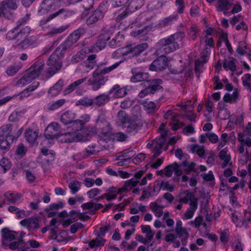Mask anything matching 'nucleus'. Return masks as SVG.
<instances>
[{
    "label": "nucleus",
    "instance_id": "f257e3e1",
    "mask_svg": "<svg viewBox=\"0 0 251 251\" xmlns=\"http://www.w3.org/2000/svg\"><path fill=\"white\" fill-rule=\"evenodd\" d=\"M30 14H26L16 23V26L9 30L6 34V39L16 43V48L20 50H25L30 47L34 46L36 43V39L34 36H28L31 29L26 26L21 27L29 20Z\"/></svg>",
    "mask_w": 251,
    "mask_h": 251
},
{
    "label": "nucleus",
    "instance_id": "f03ea898",
    "mask_svg": "<svg viewBox=\"0 0 251 251\" xmlns=\"http://www.w3.org/2000/svg\"><path fill=\"white\" fill-rule=\"evenodd\" d=\"M55 0H43L40 8L38 10L39 14L42 15L48 13L50 14L40 21L39 25L43 28L46 24L56 18L66 19L69 14L68 10L60 8L54 3Z\"/></svg>",
    "mask_w": 251,
    "mask_h": 251
},
{
    "label": "nucleus",
    "instance_id": "7ed1b4c3",
    "mask_svg": "<svg viewBox=\"0 0 251 251\" xmlns=\"http://www.w3.org/2000/svg\"><path fill=\"white\" fill-rule=\"evenodd\" d=\"M184 37V32L181 31L161 39L156 44V54H168L176 51L179 48L178 42H181Z\"/></svg>",
    "mask_w": 251,
    "mask_h": 251
},
{
    "label": "nucleus",
    "instance_id": "20e7f679",
    "mask_svg": "<svg viewBox=\"0 0 251 251\" xmlns=\"http://www.w3.org/2000/svg\"><path fill=\"white\" fill-rule=\"evenodd\" d=\"M96 126L103 135V137H106V138H101L99 140L100 144L106 150L112 148L113 141L110 138H107L108 135L111 132V127L109 123L106 119V116L104 114L101 113L99 115Z\"/></svg>",
    "mask_w": 251,
    "mask_h": 251
},
{
    "label": "nucleus",
    "instance_id": "39448f33",
    "mask_svg": "<svg viewBox=\"0 0 251 251\" xmlns=\"http://www.w3.org/2000/svg\"><path fill=\"white\" fill-rule=\"evenodd\" d=\"M63 54L56 49L49 57L47 61L48 67L45 71V75L50 78L59 71L62 67Z\"/></svg>",
    "mask_w": 251,
    "mask_h": 251
},
{
    "label": "nucleus",
    "instance_id": "423d86ee",
    "mask_svg": "<svg viewBox=\"0 0 251 251\" xmlns=\"http://www.w3.org/2000/svg\"><path fill=\"white\" fill-rule=\"evenodd\" d=\"M85 32V30L83 27H80L75 30L69 35L67 40L59 46V49H61L62 51H65L71 48L74 44L76 43L80 37L83 35Z\"/></svg>",
    "mask_w": 251,
    "mask_h": 251
},
{
    "label": "nucleus",
    "instance_id": "0eeeda50",
    "mask_svg": "<svg viewBox=\"0 0 251 251\" xmlns=\"http://www.w3.org/2000/svg\"><path fill=\"white\" fill-rule=\"evenodd\" d=\"M20 130H13L12 126L9 124L5 125L0 127V138H6L11 140V143L16 140L21 134Z\"/></svg>",
    "mask_w": 251,
    "mask_h": 251
},
{
    "label": "nucleus",
    "instance_id": "6e6552de",
    "mask_svg": "<svg viewBox=\"0 0 251 251\" xmlns=\"http://www.w3.org/2000/svg\"><path fill=\"white\" fill-rule=\"evenodd\" d=\"M19 0H4L0 3V16L1 14L8 19L13 16L10 10H16L18 6Z\"/></svg>",
    "mask_w": 251,
    "mask_h": 251
},
{
    "label": "nucleus",
    "instance_id": "1a4fd4ad",
    "mask_svg": "<svg viewBox=\"0 0 251 251\" xmlns=\"http://www.w3.org/2000/svg\"><path fill=\"white\" fill-rule=\"evenodd\" d=\"M76 120H74L72 123L70 124L69 127L72 128L73 131L68 132L65 134V136L66 137V140H68L69 142H77L82 140L80 137V133L78 132L81 130L82 128H79L78 124L76 123Z\"/></svg>",
    "mask_w": 251,
    "mask_h": 251
},
{
    "label": "nucleus",
    "instance_id": "9d476101",
    "mask_svg": "<svg viewBox=\"0 0 251 251\" xmlns=\"http://www.w3.org/2000/svg\"><path fill=\"white\" fill-rule=\"evenodd\" d=\"M149 47L146 43L138 44L136 46L130 45L125 48L124 55L132 57L139 55Z\"/></svg>",
    "mask_w": 251,
    "mask_h": 251
},
{
    "label": "nucleus",
    "instance_id": "9b49d317",
    "mask_svg": "<svg viewBox=\"0 0 251 251\" xmlns=\"http://www.w3.org/2000/svg\"><path fill=\"white\" fill-rule=\"evenodd\" d=\"M162 83L161 79H154L152 81L151 84L142 90L139 94L138 97L143 98L149 94H154L157 90L162 88L160 85Z\"/></svg>",
    "mask_w": 251,
    "mask_h": 251
},
{
    "label": "nucleus",
    "instance_id": "f8f14e48",
    "mask_svg": "<svg viewBox=\"0 0 251 251\" xmlns=\"http://www.w3.org/2000/svg\"><path fill=\"white\" fill-rule=\"evenodd\" d=\"M44 64L41 60L36 61L27 71L26 73L33 80L39 76L43 71Z\"/></svg>",
    "mask_w": 251,
    "mask_h": 251
},
{
    "label": "nucleus",
    "instance_id": "ddd939ff",
    "mask_svg": "<svg viewBox=\"0 0 251 251\" xmlns=\"http://www.w3.org/2000/svg\"><path fill=\"white\" fill-rule=\"evenodd\" d=\"M60 126L57 123H52L47 126L45 132V136L47 139L57 138L61 136Z\"/></svg>",
    "mask_w": 251,
    "mask_h": 251
},
{
    "label": "nucleus",
    "instance_id": "4468645a",
    "mask_svg": "<svg viewBox=\"0 0 251 251\" xmlns=\"http://www.w3.org/2000/svg\"><path fill=\"white\" fill-rule=\"evenodd\" d=\"M167 57L162 54L152 62L150 69L151 70L154 71L165 70L167 66Z\"/></svg>",
    "mask_w": 251,
    "mask_h": 251
},
{
    "label": "nucleus",
    "instance_id": "2eb2a0df",
    "mask_svg": "<svg viewBox=\"0 0 251 251\" xmlns=\"http://www.w3.org/2000/svg\"><path fill=\"white\" fill-rule=\"evenodd\" d=\"M2 242L1 246L5 249L7 248L6 242H11L17 239L16 236L18 232L15 231L10 230L8 228H4L1 230Z\"/></svg>",
    "mask_w": 251,
    "mask_h": 251
},
{
    "label": "nucleus",
    "instance_id": "dca6fc26",
    "mask_svg": "<svg viewBox=\"0 0 251 251\" xmlns=\"http://www.w3.org/2000/svg\"><path fill=\"white\" fill-rule=\"evenodd\" d=\"M178 114L173 112L171 110H168L164 116L165 119H171L172 129L176 130L183 126L182 123L179 122L177 119Z\"/></svg>",
    "mask_w": 251,
    "mask_h": 251
},
{
    "label": "nucleus",
    "instance_id": "f3484780",
    "mask_svg": "<svg viewBox=\"0 0 251 251\" xmlns=\"http://www.w3.org/2000/svg\"><path fill=\"white\" fill-rule=\"evenodd\" d=\"M121 63V61L116 62L112 66H109L108 67H104L103 66L104 64H101L98 66L97 68L96 69V70L94 71L93 74V77H96L98 76L99 75H106L110 73L114 69L117 68Z\"/></svg>",
    "mask_w": 251,
    "mask_h": 251
},
{
    "label": "nucleus",
    "instance_id": "a211bd4d",
    "mask_svg": "<svg viewBox=\"0 0 251 251\" xmlns=\"http://www.w3.org/2000/svg\"><path fill=\"white\" fill-rule=\"evenodd\" d=\"M115 29V27H110V29L108 30L106 28H104V32H106V34H103L100 35L99 39L95 44H96L98 50L99 51L101 50L104 49L106 45V41L109 40L110 39V37L108 34H112L113 32Z\"/></svg>",
    "mask_w": 251,
    "mask_h": 251
},
{
    "label": "nucleus",
    "instance_id": "6ab92c4d",
    "mask_svg": "<svg viewBox=\"0 0 251 251\" xmlns=\"http://www.w3.org/2000/svg\"><path fill=\"white\" fill-rule=\"evenodd\" d=\"M20 225L26 227L29 231L34 230L39 227L38 219L35 217H31L22 220Z\"/></svg>",
    "mask_w": 251,
    "mask_h": 251
},
{
    "label": "nucleus",
    "instance_id": "aec40b11",
    "mask_svg": "<svg viewBox=\"0 0 251 251\" xmlns=\"http://www.w3.org/2000/svg\"><path fill=\"white\" fill-rule=\"evenodd\" d=\"M216 8L218 12H222L226 15L233 5L234 0H216Z\"/></svg>",
    "mask_w": 251,
    "mask_h": 251
},
{
    "label": "nucleus",
    "instance_id": "412c9836",
    "mask_svg": "<svg viewBox=\"0 0 251 251\" xmlns=\"http://www.w3.org/2000/svg\"><path fill=\"white\" fill-rule=\"evenodd\" d=\"M114 93L113 97L115 98H120L125 97L126 94V89L124 87L120 88L118 84H116L109 91L108 94H112Z\"/></svg>",
    "mask_w": 251,
    "mask_h": 251
},
{
    "label": "nucleus",
    "instance_id": "4be33fe9",
    "mask_svg": "<svg viewBox=\"0 0 251 251\" xmlns=\"http://www.w3.org/2000/svg\"><path fill=\"white\" fill-rule=\"evenodd\" d=\"M110 94H101L96 97L94 100V105L101 106L105 105L110 100Z\"/></svg>",
    "mask_w": 251,
    "mask_h": 251
},
{
    "label": "nucleus",
    "instance_id": "5701e85b",
    "mask_svg": "<svg viewBox=\"0 0 251 251\" xmlns=\"http://www.w3.org/2000/svg\"><path fill=\"white\" fill-rule=\"evenodd\" d=\"M190 207L187 209L183 216V220H188L191 219L195 211L198 208V201L196 200L191 201L189 203Z\"/></svg>",
    "mask_w": 251,
    "mask_h": 251
},
{
    "label": "nucleus",
    "instance_id": "b1692460",
    "mask_svg": "<svg viewBox=\"0 0 251 251\" xmlns=\"http://www.w3.org/2000/svg\"><path fill=\"white\" fill-rule=\"evenodd\" d=\"M108 9L107 1L105 2H102L99 6V7L94 11L93 14L99 20H101L104 15V14L107 11Z\"/></svg>",
    "mask_w": 251,
    "mask_h": 251
},
{
    "label": "nucleus",
    "instance_id": "393cba45",
    "mask_svg": "<svg viewBox=\"0 0 251 251\" xmlns=\"http://www.w3.org/2000/svg\"><path fill=\"white\" fill-rule=\"evenodd\" d=\"M139 183V180H136L134 178H132L127 180L124 185L118 190V193H121L123 191H128L130 190L132 188L136 186Z\"/></svg>",
    "mask_w": 251,
    "mask_h": 251
},
{
    "label": "nucleus",
    "instance_id": "a878e982",
    "mask_svg": "<svg viewBox=\"0 0 251 251\" xmlns=\"http://www.w3.org/2000/svg\"><path fill=\"white\" fill-rule=\"evenodd\" d=\"M86 77L80 78L75 81V82L69 85L64 90V93L65 95H67L71 93L72 92L74 91L77 87H78L80 84L85 82L86 80Z\"/></svg>",
    "mask_w": 251,
    "mask_h": 251
},
{
    "label": "nucleus",
    "instance_id": "bb28decb",
    "mask_svg": "<svg viewBox=\"0 0 251 251\" xmlns=\"http://www.w3.org/2000/svg\"><path fill=\"white\" fill-rule=\"evenodd\" d=\"M4 196L8 201L12 203L17 202L22 199V195L21 194L10 192L5 193Z\"/></svg>",
    "mask_w": 251,
    "mask_h": 251
},
{
    "label": "nucleus",
    "instance_id": "cd10ccee",
    "mask_svg": "<svg viewBox=\"0 0 251 251\" xmlns=\"http://www.w3.org/2000/svg\"><path fill=\"white\" fill-rule=\"evenodd\" d=\"M75 119V114L70 111H66L61 117V121L64 125H70Z\"/></svg>",
    "mask_w": 251,
    "mask_h": 251
},
{
    "label": "nucleus",
    "instance_id": "c85d7f7f",
    "mask_svg": "<svg viewBox=\"0 0 251 251\" xmlns=\"http://www.w3.org/2000/svg\"><path fill=\"white\" fill-rule=\"evenodd\" d=\"M105 242L106 240L100 237V235H99L98 237L91 240L89 242L88 245L91 249L97 248L104 246Z\"/></svg>",
    "mask_w": 251,
    "mask_h": 251
},
{
    "label": "nucleus",
    "instance_id": "c756f323",
    "mask_svg": "<svg viewBox=\"0 0 251 251\" xmlns=\"http://www.w3.org/2000/svg\"><path fill=\"white\" fill-rule=\"evenodd\" d=\"M142 104L148 114L152 113L158 109L156 104L151 101H145L142 103Z\"/></svg>",
    "mask_w": 251,
    "mask_h": 251
},
{
    "label": "nucleus",
    "instance_id": "7c9ffc66",
    "mask_svg": "<svg viewBox=\"0 0 251 251\" xmlns=\"http://www.w3.org/2000/svg\"><path fill=\"white\" fill-rule=\"evenodd\" d=\"M9 212L14 214L18 219H22L26 217L25 211L23 209H20L15 206H9L8 208Z\"/></svg>",
    "mask_w": 251,
    "mask_h": 251
},
{
    "label": "nucleus",
    "instance_id": "2f4dec72",
    "mask_svg": "<svg viewBox=\"0 0 251 251\" xmlns=\"http://www.w3.org/2000/svg\"><path fill=\"white\" fill-rule=\"evenodd\" d=\"M69 27V25H62L59 27H54L50 29V30L47 33V35L50 36H54L57 34L62 33Z\"/></svg>",
    "mask_w": 251,
    "mask_h": 251
},
{
    "label": "nucleus",
    "instance_id": "473e14b6",
    "mask_svg": "<svg viewBox=\"0 0 251 251\" xmlns=\"http://www.w3.org/2000/svg\"><path fill=\"white\" fill-rule=\"evenodd\" d=\"M150 207L152 211L154 213L156 217H160L163 215V209L165 206L160 205L156 202H151L150 204Z\"/></svg>",
    "mask_w": 251,
    "mask_h": 251
},
{
    "label": "nucleus",
    "instance_id": "72a5a7b5",
    "mask_svg": "<svg viewBox=\"0 0 251 251\" xmlns=\"http://www.w3.org/2000/svg\"><path fill=\"white\" fill-rule=\"evenodd\" d=\"M149 75L148 73L139 72L134 74L130 78L132 82L148 80Z\"/></svg>",
    "mask_w": 251,
    "mask_h": 251
},
{
    "label": "nucleus",
    "instance_id": "f704fd0d",
    "mask_svg": "<svg viewBox=\"0 0 251 251\" xmlns=\"http://www.w3.org/2000/svg\"><path fill=\"white\" fill-rule=\"evenodd\" d=\"M235 62L236 60L232 57L229 58V60L225 59L223 63V67L226 71L234 72L236 69Z\"/></svg>",
    "mask_w": 251,
    "mask_h": 251
},
{
    "label": "nucleus",
    "instance_id": "c9c22d12",
    "mask_svg": "<svg viewBox=\"0 0 251 251\" xmlns=\"http://www.w3.org/2000/svg\"><path fill=\"white\" fill-rule=\"evenodd\" d=\"M144 4V0H131L127 5V7L130 11H134L141 8Z\"/></svg>",
    "mask_w": 251,
    "mask_h": 251
},
{
    "label": "nucleus",
    "instance_id": "e433bc0d",
    "mask_svg": "<svg viewBox=\"0 0 251 251\" xmlns=\"http://www.w3.org/2000/svg\"><path fill=\"white\" fill-rule=\"evenodd\" d=\"M195 200L197 201V199L195 197L193 193L186 191L182 195L178 201L180 203H187L189 201H190L191 202Z\"/></svg>",
    "mask_w": 251,
    "mask_h": 251
},
{
    "label": "nucleus",
    "instance_id": "4c0bfd02",
    "mask_svg": "<svg viewBox=\"0 0 251 251\" xmlns=\"http://www.w3.org/2000/svg\"><path fill=\"white\" fill-rule=\"evenodd\" d=\"M238 98V92L237 90H235L232 94L229 93L226 94L224 97V100L226 102L234 103L236 102Z\"/></svg>",
    "mask_w": 251,
    "mask_h": 251
},
{
    "label": "nucleus",
    "instance_id": "58836bf2",
    "mask_svg": "<svg viewBox=\"0 0 251 251\" xmlns=\"http://www.w3.org/2000/svg\"><path fill=\"white\" fill-rule=\"evenodd\" d=\"M178 237L180 238L181 243L183 245H185L187 243V240L189 237V234L187 231V228L178 231L176 232Z\"/></svg>",
    "mask_w": 251,
    "mask_h": 251
},
{
    "label": "nucleus",
    "instance_id": "ea45409f",
    "mask_svg": "<svg viewBox=\"0 0 251 251\" xmlns=\"http://www.w3.org/2000/svg\"><path fill=\"white\" fill-rule=\"evenodd\" d=\"M248 49V47L245 42L240 41L236 49V52L240 56H243L247 53Z\"/></svg>",
    "mask_w": 251,
    "mask_h": 251
},
{
    "label": "nucleus",
    "instance_id": "a19ab883",
    "mask_svg": "<svg viewBox=\"0 0 251 251\" xmlns=\"http://www.w3.org/2000/svg\"><path fill=\"white\" fill-rule=\"evenodd\" d=\"M191 150L193 153H196L201 158H205V150L203 146L194 145L191 147Z\"/></svg>",
    "mask_w": 251,
    "mask_h": 251
},
{
    "label": "nucleus",
    "instance_id": "79ce46f5",
    "mask_svg": "<svg viewBox=\"0 0 251 251\" xmlns=\"http://www.w3.org/2000/svg\"><path fill=\"white\" fill-rule=\"evenodd\" d=\"M65 102V99H60L53 102H50L47 105V108L50 110H55L61 107Z\"/></svg>",
    "mask_w": 251,
    "mask_h": 251
},
{
    "label": "nucleus",
    "instance_id": "37998d69",
    "mask_svg": "<svg viewBox=\"0 0 251 251\" xmlns=\"http://www.w3.org/2000/svg\"><path fill=\"white\" fill-rule=\"evenodd\" d=\"M77 105H82L85 107H89L94 105V100L93 99L85 97L79 99L76 102Z\"/></svg>",
    "mask_w": 251,
    "mask_h": 251
},
{
    "label": "nucleus",
    "instance_id": "c03bdc74",
    "mask_svg": "<svg viewBox=\"0 0 251 251\" xmlns=\"http://www.w3.org/2000/svg\"><path fill=\"white\" fill-rule=\"evenodd\" d=\"M141 230L143 233H146V237L147 241H151L152 239L154 233L151 230V227L150 226H142Z\"/></svg>",
    "mask_w": 251,
    "mask_h": 251
},
{
    "label": "nucleus",
    "instance_id": "a18cd8bd",
    "mask_svg": "<svg viewBox=\"0 0 251 251\" xmlns=\"http://www.w3.org/2000/svg\"><path fill=\"white\" fill-rule=\"evenodd\" d=\"M38 137L37 133L31 129L27 130L25 132V137L29 143H34Z\"/></svg>",
    "mask_w": 251,
    "mask_h": 251
},
{
    "label": "nucleus",
    "instance_id": "49530a36",
    "mask_svg": "<svg viewBox=\"0 0 251 251\" xmlns=\"http://www.w3.org/2000/svg\"><path fill=\"white\" fill-rule=\"evenodd\" d=\"M134 155V151L132 150L124 151L122 154L117 156L116 160H125L126 162L131 158Z\"/></svg>",
    "mask_w": 251,
    "mask_h": 251
},
{
    "label": "nucleus",
    "instance_id": "de8ad7c7",
    "mask_svg": "<svg viewBox=\"0 0 251 251\" xmlns=\"http://www.w3.org/2000/svg\"><path fill=\"white\" fill-rule=\"evenodd\" d=\"M219 157L223 161V162L222 164V168H226L230 159V157L229 156L227 155L226 151L225 149L222 150L220 151L219 153Z\"/></svg>",
    "mask_w": 251,
    "mask_h": 251
},
{
    "label": "nucleus",
    "instance_id": "09e8293b",
    "mask_svg": "<svg viewBox=\"0 0 251 251\" xmlns=\"http://www.w3.org/2000/svg\"><path fill=\"white\" fill-rule=\"evenodd\" d=\"M32 80L31 79L30 76L25 73V74L20 79L18 80L16 83L15 85L17 86H23L26 84H27L31 82Z\"/></svg>",
    "mask_w": 251,
    "mask_h": 251
},
{
    "label": "nucleus",
    "instance_id": "8fccbe9b",
    "mask_svg": "<svg viewBox=\"0 0 251 251\" xmlns=\"http://www.w3.org/2000/svg\"><path fill=\"white\" fill-rule=\"evenodd\" d=\"M176 167H179V165L176 162L167 166L164 169L165 176L171 177Z\"/></svg>",
    "mask_w": 251,
    "mask_h": 251
},
{
    "label": "nucleus",
    "instance_id": "3c124183",
    "mask_svg": "<svg viewBox=\"0 0 251 251\" xmlns=\"http://www.w3.org/2000/svg\"><path fill=\"white\" fill-rule=\"evenodd\" d=\"M81 183L77 180H74L69 184V187L72 194H75L80 189Z\"/></svg>",
    "mask_w": 251,
    "mask_h": 251
},
{
    "label": "nucleus",
    "instance_id": "603ef678",
    "mask_svg": "<svg viewBox=\"0 0 251 251\" xmlns=\"http://www.w3.org/2000/svg\"><path fill=\"white\" fill-rule=\"evenodd\" d=\"M128 125L126 127V130L128 132H132L134 131H137L141 127L139 123L135 121L128 122Z\"/></svg>",
    "mask_w": 251,
    "mask_h": 251
},
{
    "label": "nucleus",
    "instance_id": "864d4df0",
    "mask_svg": "<svg viewBox=\"0 0 251 251\" xmlns=\"http://www.w3.org/2000/svg\"><path fill=\"white\" fill-rule=\"evenodd\" d=\"M27 148L23 143L19 144L16 148V154L21 157L25 155L27 152Z\"/></svg>",
    "mask_w": 251,
    "mask_h": 251
},
{
    "label": "nucleus",
    "instance_id": "5fc2aeb1",
    "mask_svg": "<svg viewBox=\"0 0 251 251\" xmlns=\"http://www.w3.org/2000/svg\"><path fill=\"white\" fill-rule=\"evenodd\" d=\"M85 50H86L82 49L76 54L74 55L73 56L72 61L75 63H77L83 60L86 56V54L85 53Z\"/></svg>",
    "mask_w": 251,
    "mask_h": 251
},
{
    "label": "nucleus",
    "instance_id": "6e6d98bb",
    "mask_svg": "<svg viewBox=\"0 0 251 251\" xmlns=\"http://www.w3.org/2000/svg\"><path fill=\"white\" fill-rule=\"evenodd\" d=\"M117 119L121 123L125 124L128 122V116L125 111L121 110L118 113Z\"/></svg>",
    "mask_w": 251,
    "mask_h": 251
},
{
    "label": "nucleus",
    "instance_id": "4d7b16f0",
    "mask_svg": "<svg viewBox=\"0 0 251 251\" xmlns=\"http://www.w3.org/2000/svg\"><path fill=\"white\" fill-rule=\"evenodd\" d=\"M166 135V133H161L160 137L158 140H156L155 141H154L153 144H155V146H157L158 148H160V149H162V148L164 145H166V140L165 139Z\"/></svg>",
    "mask_w": 251,
    "mask_h": 251
},
{
    "label": "nucleus",
    "instance_id": "13d9d810",
    "mask_svg": "<svg viewBox=\"0 0 251 251\" xmlns=\"http://www.w3.org/2000/svg\"><path fill=\"white\" fill-rule=\"evenodd\" d=\"M0 165L3 169V172L5 173L6 171L9 170L11 167V163L10 160L6 158H2L0 160Z\"/></svg>",
    "mask_w": 251,
    "mask_h": 251
},
{
    "label": "nucleus",
    "instance_id": "bf43d9fd",
    "mask_svg": "<svg viewBox=\"0 0 251 251\" xmlns=\"http://www.w3.org/2000/svg\"><path fill=\"white\" fill-rule=\"evenodd\" d=\"M21 68V66L18 65H11L8 67L6 73L9 76H13Z\"/></svg>",
    "mask_w": 251,
    "mask_h": 251
},
{
    "label": "nucleus",
    "instance_id": "052dcab7",
    "mask_svg": "<svg viewBox=\"0 0 251 251\" xmlns=\"http://www.w3.org/2000/svg\"><path fill=\"white\" fill-rule=\"evenodd\" d=\"M242 79L244 86L251 91V75L247 74Z\"/></svg>",
    "mask_w": 251,
    "mask_h": 251
},
{
    "label": "nucleus",
    "instance_id": "680f3d73",
    "mask_svg": "<svg viewBox=\"0 0 251 251\" xmlns=\"http://www.w3.org/2000/svg\"><path fill=\"white\" fill-rule=\"evenodd\" d=\"M25 245L26 243L24 240H18L17 242L11 243L9 245H7V247H8L11 250H15L17 249H19L20 247L24 248Z\"/></svg>",
    "mask_w": 251,
    "mask_h": 251
},
{
    "label": "nucleus",
    "instance_id": "e2e57ef3",
    "mask_svg": "<svg viewBox=\"0 0 251 251\" xmlns=\"http://www.w3.org/2000/svg\"><path fill=\"white\" fill-rule=\"evenodd\" d=\"M11 140L6 138H0V149L7 150L10 148Z\"/></svg>",
    "mask_w": 251,
    "mask_h": 251
},
{
    "label": "nucleus",
    "instance_id": "0e129e2a",
    "mask_svg": "<svg viewBox=\"0 0 251 251\" xmlns=\"http://www.w3.org/2000/svg\"><path fill=\"white\" fill-rule=\"evenodd\" d=\"M81 2L82 6L86 11L91 9L94 4V0H82Z\"/></svg>",
    "mask_w": 251,
    "mask_h": 251
},
{
    "label": "nucleus",
    "instance_id": "69168bd1",
    "mask_svg": "<svg viewBox=\"0 0 251 251\" xmlns=\"http://www.w3.org/2000/svg\"><path fill=\"white\" fill-rule=\"evenodd\" d=\"M180 166H182L185 168V171L188 174L190 172L193 171L196 166V163H191L190 164H188L186 161H183Z\"/></svg>",
    "mask_w": 251,
    "mask_h": 251
},
{
    "label": "nucleus",
    "instance_id": "338daca9",
    "mask_svg": "<svg viewBox=\"0 0 251 251\" xmlns=\"http://www.w3.org/2000/svg\"><path fill=\"white\" fill-rule=\"evenodd\" d=\"M232 248L233 251H243V244L240 240H236L232 243Z\"/></svg>",
    "mask_w": 251,
    "mask_h": 251
},
{
    "label": "nucleus",
    "instance_id": "774afa93",
    "mask_svg": "<svg viewBox=\"0 0 251 251\" xmlns=\"http://www.w3.org/2000/svg\"><path fill=\"white\" fill-rule=\"evenodd\" d=\"M198 32V29L195 26H191L188 32V36L190 39L195 40L197 38V33Z\"/></svg>",
    "mask_w": 251,
    "mask_h": 251
}]
</instances>
